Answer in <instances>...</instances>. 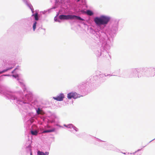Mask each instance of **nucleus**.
Here are the masks:
<instances>
[{
  "label": "nucleus",
  "instance_id": "nucleus-1",
  "mask_svg": "<svg viewBox=\"0 0 155 155\" xmlns=\"http://www.w3.org/2000/svg\"><path fill=\"white\" fill-rule=\"evenodd\" d=\"M59 18L61 20H68L69 19H76L78 20L84 21V20L80 16L73 15H61L59 17Z\"/></svg>",
  "mask_w": 155,
  "mask_h": 155
},
{
  "label": "nucleus",
  "instance_id": "nucleus-2",
  "mask_svg": "<svg viewBox=\"0 0 155 155\" xmlns=\"http://www.w3.org/2000/svg\"><path fill=\"white\" fill-rule=\"evenodd\" d=\"M79 95H80L78 94L75 92H71L68 94L67 97L69 99H71V98L76 99L78 97H80Z\"/></svg>",
  "mask_w": 155,
  "mask_h": 155
},
{
  "label": "nucleus",
  "instance_id": "nucleus-3",
  "mask_svg": "<svg viewBox=\"0 0 155 155\" xmlns=\"http://www.w3.org/2000/svg\"><path fill=\"white\" fill-rule=\"evenodd\" d=\"M103 25L107 24L110 20V18L105 16H101Z\"/></svg>",
  "mask_w": 155,
  "mask_h": 155
},
{
  "label": "nucleus",
  "instance_id": "nucleus-4",
  "mask_svg": "<svg viewBox=\"0 0 155 155\" xmlns=\"http://www.w3.org/2000/svg\"><path fill=\"white\" fill-rule=\"evenodd\" d=\"M94 21L97 25H103L101 16L100 17L95 18H94Z\"/></svg>",
  "mask_w": 155,
  "mask_h": 155
},
{
  "label": "nucleus",
  "instance_id": "nucleus-5",
  "mask_svg": "<svg viewBox=\"0 0 155 155\" xmlns=\"http://www.w3.org/2000/svg\"><path fill=\"white\" fill-rule=\"evenodd\" d=\"M64 95L63 94H61L56 97H53V98L57 101H62L64 98Z\"/></svg>",
  "mask_w": 155,
  "mask_h": 155
},
{
  "label": "nucleus",
  "instance_id": "nucleus-6",
  "mask_svg": "<svg viewBox=\"0 0 155 155\" xmlns=\"http://www.w3.org/2000/svg\"><path fill=\"white\" fill-rule=\"evenodd\" d=\"M49 153L48 152H45V153L43 152L38 151L37 152L38 155H48Z\"/></svg>",
  "mask_w": 155,
  "mask_h": 155
},
{
  "label": "nucleus",
  "instance_id": "nucleus-7",
  "mask_svg": "<svg viewBox=\"0 0 155 155\" xmlns=\"http://www.w3.org/2000/svg\"><path fill=\"white\" fill-rule=\"evenodd\" d=\"M55 129L54 128H53L52 129L50 130H44L42 132V133H49L54 132L55 131Z\"/></svg>",
  "mask_w": 155,
  "mask_h": 155
},
{
  "label": "nucleus",
  "instance_id": "nucleus-8",
  "mask_svg": "<svg viewBox=\"0 0 155 155\" xmlns=\"http://www.w3.org/2000/svg\"><path fill=\"white\" fill-rule=\"evenodd\" d=\"M86 13L88 15L91 16L93 14V12L91 11L88 10L87 11Z\"/></svg>",
  "mask_w": 155,
  "mask_h": 155
},
{
  "label": "nucleus",
  "instance_id": "nucleus-9",
  "mask_svg": "<svg viewBox=\"0 0 155 155\" xmlns=\"http://www.w3.org/2000/svg\"><path fill=\"white\" fill-rule=\"evenodd\" d=\"M38 132L36 130L31 131V133L32 135H36L38 134Z\"/></svg>",
  "mask_w": 155,
  "mask_h": 155
},
{
  "label": "nucleus",
  "instance_id": "nucleus-10",
  "mask_svg": "<svg viewBox=\"0 0 155 155\" xmlns=\"http://www.w3.org/2000/svg\"><path fill=\"white\" fill-rule=\"evenodd\" d=\"M33 15L34 16L35 19L37 21L38 20V13H36L35 15Z\"/></svg>",
  "mask_w": 155,
  "mask_h": 155
},
{
  "label": "nucleus",
  "instance_id": "nucleus-11",
  "mask_svg": "<svg viewBox=\"0 0 155 155\" xmlns=\"http://www.w3.org/2000/svg\"><path fill=\"white\" fill-rule=\"evenodd\" d=\"M36 24H37V22L36 21H35L34 23L33 24V30L34 31H35V30L36 28Z\"/></svg>",
  "mask_w": 155,
  "mask_h": 155
},
{
  "label": "nucleus",
  "instance_id": "nucleus-12",
  "mask_svg": "<svg viewBox=\"0 0 155 155\" xmlns=\"http://www.w3.org/2000/svg\"><path fill=\"white\" fill-rule=\"evenodd\" d=\"M136 153H128L127 155H136Z\"/></svg>",
  "mask_w": 155,
  "mask_h": 155
},
{
  "label": "nucleus",
  "instance_id": "nucleus-13",
  "mask_svg": "<svg viewBox=\"0 0 155 155\" xmlns=\"http://www.w3.org/2000/svg\"><path fill=\"white\" fill-rule=\"evenodd\" d=\"M40 110L38 108V110L37 111V113H38V114H40Z\"/></svg>",
  "mask_w": 155,
  "mask_h": 155
},
{
  "label": "nucleus",
  "instance_id": "nucleus-14",
  "mask_svg": "<svg viewBox=\"0 0 155 155\" xmlns=\"http://www.w3.org/2000/svg\"><path fill=\"white\" fill-rule=\"evenodd\" d=\"M11 68H10L9 69H11ZM8 70H9V69H7V70H4L3 71H2L1 73H3V72H5V71H7Z\"/></svg>",
  "mask_w": 155,
  "mask_h": 155
},
{
  "label": "nucleus",
  "instance_id": "nucleus-15",
  "mask_svg": "<svg viewBox=\"0 0 155 155\" xmlns=\"http://www.w3.org/2000/svg\"><path fill=\"white\" fill-rule=\"evenodd\" d=\"M50 127V126H48V128H49Z\"/></svg>",
  "mask_w": 155,
  "mask_h": 155
},
{
  "label": "nucleus",
  "instance_id": "nucleus-16",
  "mask_svg": "<svg viewBox=\"0 0 155 155\" xmlns=\"http://www.w3.org/2000/svg\"><path fill=\"white\" fill-rule=\"evenodd\" d=\"M31 155H32V153H31Z\"/></svg>",
  "mask_w": 155,
  "mask_h": 155
}]
</instances>
